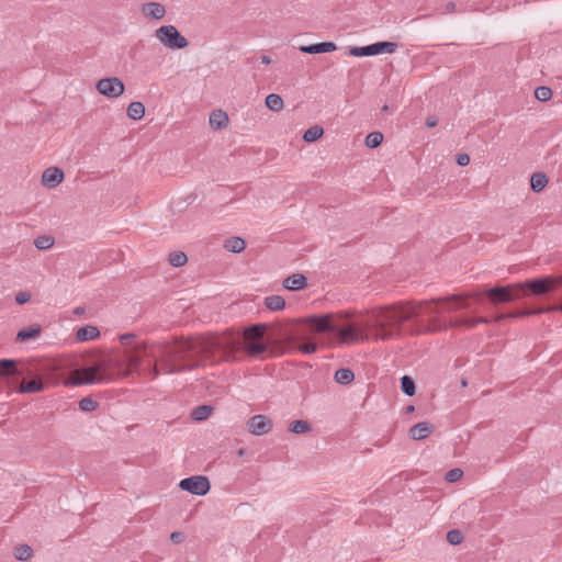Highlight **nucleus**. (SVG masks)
I'll return each instance as SVG.
<instances>
[{
    "label": "nucleus",
    "instance_id": "37998d69",
    "mask_svg": "<svg viewBox=\"0 0 562 562\" xmlns=\"http://www.w3.org/2000/svg\"><path fill=\"white\" fill-rule=\"evenodd\" d=\"M462 539H463L462 533L457 529L450 530L447 533V541L450 544H454V546L459 544V543H461Z\"/></svg>",
    "mask_w": 562,
    "mask_h": 562
},
{
    "label": "nucleus",
    "instance_id": "8fccbe9b",
    "mask_svg": "<svg viewBox=\"0 0 562 562\" xmlns=\"http://www.w3.org/2000/svg\"><path fill=\"white\" fill-rule=\"evenodd\" d=\"M456 10H457L456 3L454 2H448L445 5V10L442 11V14L453 13V12H456Z\"/></svg>",
    "mask_w": 562,
    "mask_h": 562
},
{
    "label": "nucleus",
    "instance_id": "9d476101",
    "mask_svg": "<svg viewBox=\"0 0 562 562\" xmlns=\"http://www.w3.org/2000/svg\"><path fill=\"white\" fill-rule=\"evenodd\" d=\"M518 288L514 284L506 286H494L487 289L484 293L493 304L506 303L518 299L520 295L517 293Z\"/></svg>",
    "mask_w": 562,
    "mask_h": 562
},
{
    "label": "nucleus",
    "instance_id": "c9c22d12",
    "mask_svg": "<svg viewBox=\"0 0 562 562\" xmlns=\"http://www.w3.org/2000/svg\"><path fill=\"white\" fill-rule=\"evenodd\" d=\"M212 412V408L207 405H202L196 408H194L191 413V416L194 420H204L206 419Z\"/></svg>",
    "mask_w": 562,
    "mask_h": 562
},
{
    "label": "nucleus",
    "instance_id": "2eb2a0df",
    "mask_svg": "<svg viewBox=\"0 0 562 562\" xmlns=\"http://www.w3.org/2000/svg\"><path fill=\"white\" fill-rule=\"evenodd\" d=\"M64 179V172L60 168L49 167L47 168L42 176V182L48 187H56Z\"/></svg>",
    "mask_w": 562,
    "mask_h": 562
},
{
    "label": "nucleus",
    "instance_id": "f03ea898",
    "mask_svg": "<svg viewBox=\"0 0 562 562\" xmlns=\"http://www.w3.org/2000/svg\"><path fill=\"white\" fill-rule=\"evenodd\" d=\"M220 342L215 338L196 337L177 342L172 346H161L155 363L148 372L155 379L160 373L173 374L191 371L202 364L200 356H205Z\"/></svg>",
    "mask_w": 562,
    "mask_h": 562
},
{
    "label": "nucleus",
    "instance_id": "052dcab7",
    "mask_svg": "<svg viewBox=\"0 0 562 562\" xmlns=\"http://www.w3.org/2000/svg\"><path fill=\"white\" fill-rule=\"evenodd\" d=\"M382 110L387 111V105H384Z\"/></svg>",
    "mask_w": 562,
    "mask_h": 562
},
{
    "label": "nucleus",
    "instance_id": "dca6fc26",
    "mask_svg": "<svg viewBox=\"0 0 562 562\" xmlns=\"http://www.w3.org/2000/svg\"><path fill=\"white\" fill-rule=\"evenodd\" d=\"M337 49V46L333 42H322L312 45H304L300 47L302 53L306 54H323L330 53Z\"/></svg>",
    "mask_w": 562,
    "mask_h": 562
},
{
    "label": "nucleus",
    "instance_id": "f3484780",
    "mask_svg": "<svg viewBox=\"0 0 562 562\" xmlns=\"http://www.w3.org/2000/svg\"><path fill=\"white\" fill-rule=\"evenodd\" d=\"M142 359L137 352L125 351L124 356L121 360L116 361V366L120 367L124 364L127 369V372L137 370L140 366Z\"/></svg>",
    "mask_w": 562,
    "mask_h": 562
},
{
    "label": "nucleus",
    "instance_id": "cd10ccee",
    "mask_svg": "<svg viewBox=\"0 0 562 562\" xmlns=\"http://www.w3.org/2000/svg\"><path fill=\"white\" fill-rule=\"evenodd\" d=\"M266 106L273 112H280L283 109L284 103L279 94L270 93L266 98Z\"/></svg>",
    "mask_w": 562,
    "mask_h": 562
},
{
    "label": "nucleus",
    "instance_id": "0eeeda50",
    "mask_svg": "<svg viewBox=\"0 0 562 562\" xmlns=\"http://www.w3.org/2000/svg\"><path fill=\"white\" fill-rule=\"evenodd\" d=\"M266 330V325L256 324L247 328L244 333L247 350L250 355L256 356L266 350V345L260 341Z\"/></svg>",
    "mask_w": 562,
    "mask_h": 562
},
{
    "label": "nucleus",
    "instance_id": "1a4fd4ad",
    "mask_svg": "<svg viewBox=\"0 0 562 562\" xmlns=\"http://www.w3.org/2000/svg\"><path fill=\"white\" fill-rule=\"evenodd\" d=\"M179 487L196 496H203L209 493L210 481L204 475H192L180 481Z\"/></svg>",
    "mask_w": 562,
    "mask_h": 562
},
{
    "label": "nucleus",
    "instance_id": "de8ad7c7",
    "mask_svg": "<svg viewBox=\"0 0 562 562\" xmlns=\"http://www.w3.org/2000/svg\"><path fill=\"white\" fill-rule=\"evenodd\" d=\"M170 540L175 543H180L184 540V536L182 532L173 531L170 535Z\"/></svg>",
    "mask_w": 562,
    "mask_h": 562
},
{
    "label": "nucleus",
    "instance_id": "412c9836",
    "mask_svg": "<svg viewBox=\"0 0 562 562\" xmlns=\"http://www.w3.org/2000/svg\"><path fill=\"white\" fill-rule=\"evenodd\" d=\"M100 335L95 326L87 325L77 330V339L80 341H88L97 338Z\"/></svg>",
    "mask_w": 562,
    "mask_h": 562
},
{
    "label": "nucleus",
    "instance_id": "680f3d73",
    "mask_svg": "<svg viewBox=\"0 0 562 562\" xmlns=\"http://www.w3.org/2000/svg\"><path fill=\"white\" fill-rule=\"evenodd\" d=\"M547 310H548V311H550V310H554V306L548 307Z\"/></svg>",
    "mask_w": 562,
    "mask_h": 562
},
{
    "label": "nucleus",
    "instance_id": "c756f323",
    "mask_svg": "<svg viewBox=\"0 0 562 562\" xmlns=\"http://www.w3.org/2000/svg\"><path fill=\"white\" fill-rule=\"evenodd\" d=\"M224 247L231 252L238 254L245 249V240L240 237H232L225 241Z\"/></svg>",
    "mask_w": 562,
    "mask_h": 562
},
{
    "label": "nucleus",
    "instance_id": "603ef678",
    "mask_svg": "<svg viewBox=\"0 0 562 562\" xmlns=\"http://www.w3.org/2000/svg\"><path fill=\"white\" fill-rule=\"evenodd\" d=\"M474 322H475V326H476L477 324H487L492 321L486 317H479V318H474Z\"/></svg>",
    "mask_w": 562,
    "mask_h": 562
},
{
    "label": "nucleus",
    "instance_id": "ddd939ff",
    "mask_svg": "<svg viewBox=\"0 0 562 562\" xmlns=\"http://www.w3.org/2000/svg\"><path fill=\"white\" fill-rule=\"evenodd\" d=\"M310 327L318 333L322 331H335L336 324L333 321V316L330 314L323 316H313L307 319Z\"/></svg>",
    "mask_w": 562,
    "mask_h": 562
},
{
    "label": "nucleus",
    "instance_id": "4be33fe9",
    "mask_svg": "<svg viewBox=\"0 0 562 562\" xmlns=\"http://www.w3.org/2000/svg\"><path fill=\"white\" fill-rule=\"evenodd\" d=\"M44 389V383L41 379H34L31 381H22L19 387L20 393H36Z\"/></svg>",
    "mask_w": 562,
    "mask_h": 562
},
{
    "label": "nucleus",
    "instance_id": "09e8293b",
    "mask_svg": "<svg viewBox=\"0 0 562 562\" xmlns=\"http://www.w3.org/2000/svg\"><path fill=\"white\" fill-rule=\"evenodd\" d=\"M470 162V157L467 154H461L457 158V164L459 166H467Z\"/></svg>",
    "mask_w": 562,
    "mask_h": 562
},
{
    "label": "nucleus",
    "instance_id": "4c0bfd02",
    "mask_svg": "<svg viewBox=\"0 0 562 562\" xmlns=\"http://www.w3.org/2000/svg\"><path fill=\"white\" fill-rule=\"evenodd\" d=\"M188 260L183 251H173L169 255V263L172 267H182Z\"/></svg>",
    "mask_w": 562,
    "mask_h": 562
},
{
    "label": "nucleus",
    "instance_id": "e2e57ef3",
    "mask_svg": "<svg viewBox=\"0 0 562 562\" xmlns=\"http://www.w3.org/2000/svg\"><path fill=\"white\" fill-rule=\"evenodd\" d=\"M561 312H562V304H561V307H560Z\"/></svg>",
    "mask_w": 562,
    "mask_h": 562
},
{
    "label": "nucleus",
    "instance_id": "bf43d9fd",
    "mask_svg": "<svg viewBox=\"0 0 562 562\" xmlns=\"http://www.w3.org/2000/svg\"><path fill=\"white\" fill-rule=\"evenodd\" d=\"M461 384L462 386H467L468 382L465 380H462Z\"/></svg>",
    "mask_w": 562,
    "mask_h": 562
},
{
    "label": "nucleus",
    "instance_id": "864d4df0",
    "mask_svg": "<svg viewBox=\"0 0 562 562\" xmlns=\"http://www.w3.org/2000/svg\"><path fill=\"white\" fill-rule=\"evenodd\" d=\"M426 125L428 127H435L437 125V120L435 117H428L426 121Z\"/></svg>",
    "mask_w": 562,
    "mask_h": 562
},
{
    "label": "nucleus",
    "instance_id": "a211bd4d",
    "mask_svg": "<svg viewBox=\"0 0 562 562\" xmlns=\"http://www.w3.org/2000/svg\"><path fill=\"white\" fill-rule=\"evenodd\" d=\"M209 123L214 130H222L228 124V115L223 110H214L210 114Z\"/></svg>",
    "mask_w": 562,
    "mask_h": 562
},
{
    "label": "nucleus",
    "instance_id": "aec40b11",
    "mask_svg": "<svg viewBox=\"0 0 562 562\" xmlns=\"http://www.w3.org/2000/svg\"><path fill=\"white\" fill-rule=\"evenodd\" d=\"M430 431V425L426 422H422L411 427L409 437L414 440H422L427 438Z\"/></svg>",
    "mask_w": 562,
    "mask_h": 562
},
{
    "label": "nucleus",
    "instance_id": "f8f14e48",
    "mask_svg": "<svg viewBox=\"0 0 562 562\" xmlns=\"http://www.w3.org/2000/svg\"><path fill=\"white\" fill-rule=\"evenodd\" d=\"M272 420L265 415H255L247 422V429L254 436H262L272 430Z\"/></svg>",
    "mask_w": 562,
    "mask_h": 562
},
{
    "label": "nucleus",
    "instance_id": "6e6d98bb",
    "mask_svg": "<svg viewBox=\"0 0 562 562\" xmlns=\"http://www.w3.org/2000/svg\"><path fill=\"white\" fill-rule=\"evenodd\" d=\"M245 453H246V449H244V448H240V449H238V450H237V454H238L239 457L245 456Z\"/></svg>",
    "mask_w": 562,
    "mask_h": 562
},
{
    "label": "nucleus",
    "instance_id": "58836bf2",
    "mask_svg": "<svg viewBox=\"0 0 562 562\" xmlns=\"http://www.w3.org/2000/svg\"><path fill=\"white\" fill-rule=\"evenodd\" d=\"M383 140V134L380 132H371L366 137V145L369 148H375L381 145Z\"/></svg>",
    "mask_w": 562,
    "mask_h": 562
},
{
    "label": "nucleus",
    "instance_id": "13d9d810",
    "mask_svg": "<svg viewBox=\"0 0 562 562\" xmlns=\"http://www.w3.org/2000/svg\"><path fill=\"white\" fill-rule=\"evenodd\" d=\"M74 312H75V314H81V313H83V308L82 307H76Z\"/></svg>",
    "mask_w": 562,
    "mask_h": 562
},
{
    "label": "nucleus",
    "instance_id": "7c9ffc66",
    "mask_svg": "<svg viewBox=\"0 0 562 562\" xmlns=\"http://www.w3.org/2000/svg\"><path fill=\"white\" fill-rule=\"evenodd\" d=\"M324 130L319 125H314L304 132L303 139L307 143H313L322 137Z\"/></svg>",
    "mask_w": 562,
    "mask_h": 562
},
{
    "label": "nucleus",
    "instance_id": "49530a36",
    "mask_svg": "<svg viewBox=\"0 0 562 562\" xmlns=\"http://www.w3.org/2000/svg\"><path fill=\"white\" fill-rule=\"evenodd\" d=\"M299 349L306 355L313 353L316 351L317 346L314 342H306L299 347Z\"/></svg>",
    "mask_w": 562,
    "mask_h": 562
},
{
    "label": "nucleus",
    "instance_id": "6ab92c4d",
    "mask_svg": "<svg viewBox=\"0 0 562 562\" xmlns=\"http://www.w3.org/2000/svg\"><path fill=\"white\" fill-rule=\"evenodd\" d=\"M306 285V278L301 274L296 273L291 277H288L283 281V288L290 291H297L303 289Z\"/></svg>",
    "mask_w": 562,
    "mask_h": 562
},
{
    "label": "nucleus",
    "instance_id": "6e6552de",
    "mask_svg": "<svg viewBox=\"0 0 562 562\" xmlns=\"http://www.w3.org/2000/svg\"><path fill=\"white\" fill-rule=\"evenodd\" d=\"M397 44L394 42H376L362 47H353L350 54L356 57L374 56L380 54H392L396 50Z\"/></svg>",
    "mask_w": 562,
    "mask_h": 562
},
{
    "label": "nucleus",
    "instance_id": "423d86ee",
    "mask_svg": "<svg viewBox=\"0 0 562 562\" xmlns=\"http://www.w3.org/2000/svg\"><path fill=\"white\" fill-rule=\"evenodd\" d=\"M559 283L558 279L548 276L539 279H529L525 282L515 283L514 286L518 288L519 291L529 290L532 295H544L553 291Z\"/></svg>",
    "mask_w": 562,
    "mask_h": 562
},
{
    "label": "nucleus",
    "instance_id": "ea45409f",
    "mask_svg": "<svg viewBox=\"0 0 562 562\" xmlns=\"http://www.w3.org/2000/svg\"><path fill=\"white\" fill-rule=\"evenodd\" d=\"M447 327H468V328H474L475 327V322H474V318L462 317V318H458V319H454V321H450L449 325H447Z\"/></svg>",
    "mask_w": 562,
    "mask_h": 562
},
{
    "label": "nucleus",
    "instance_id": "20e7f679",
    "mask_svg": "<svg viewBox=\"0 0 562 562\" xmlns=\"http://www.w3.org/2000/svg\"><path fill=\"white\" fill-rule=\"evenodd\" d=\"M114 380V375L106 369L104 362H97L91 367L74 370L68 379L71 385L104 384Z\"/></svg>",
    "mask_w": 562,
    "mask_h": 562
},
{
    "label": "nucleus",
    "instance_id": "9b49d317",
    "mask_svg": "<svg viewBox=\"0 0 562 562\" xmlns=\"http://www.w3.org/2000/svg\"><path fill=\"white\" fill-rule=\"evenodd\" d=\"M124 83L116 77L104 78L98 81L97 90L108 98H117L124 92Z\"/></svg>",
    "mask_w": 562,
    "mask_h": 562
},
{
    "label": "nucleus",
    "instance_id": "393cba45",
    "mask_svg": "<svg viewBox=\"0 0 562 562\" xmlns=\"http://www.w3.org/2000/svg\"><path fill=\"white\" fill-rule=\"evenodd\" d=\"M40 333H41L40 326L34 325V326L26 327V328L21 329L18 333L16 340L18 341H26L30 339H34L40 335Z\"/></svg>",
    "mask_w": 562,
    "mask_h": 562
},
{
    "label": "nucleus",
    "instance_id": "2f4dec72",
    "mask_svg": "<svg viewBox=\"0 0 562 562\" xmlns=\"http://www.w3.org/2000/svg\"><path fill=\"white\" fill-rule=\"evenodd\" d=\"M55 244V238L50 235H41L34 239V246L38 250H47Z\"/></svg>",
    "mask_w": 562,
    "mask_h": 562
},
{
    "label": "nucleus",
    "instance_id": "b1692460",
    "mask_svg": "<svg viewBox=\"0 0 562 562\" xmlns=\"http://www.w3.org/2000/svg\"><path fill=\"white\" fill-rule=\"evenodd\" d=\"M18 374L15 360L0 359V376H10Z\"/></svg>",
    "mask_w": 562,
    "mask_h": 562
},
{
    "label": "nucleus",
    "instance_id": "4468645a",
    "mask_svg": "<svg viewBox=\"0 0 562 562\" xmlns=\"http://www.w3.org/2000/svg\"><path fill=\"white\" fill-rule=\"evenodd\" d=\"M142 14L153 20H161L166 15V8L159 2H147L142 5Z\"/></svg>",
    "mask_w": 562,
    "mask_h": 562
},
{
    "label": "nucleus",
    "instance_id": "c03bdc74",
    "mask_svg": "<svg viewBox=\"0 0 562 562\" xmlns=\"http://www.w3.org/2000/svg\"><path fill=\"white\" fill-rule=\"evenodd\" d=\"M462 475H463L462 470H460V469H452V470L447 472L446 480L448 482H450V483H453V482H457L458 480H460Z\"/></svg>",
    "mask_w": 562,
    "mask_h": 562
},
{
    "label": "nucleus",
    "instance_id": "39448f33",
    "mask_svg": "<svg viewBox=\"0 0 562 562\" xmlns=\"http://www.w3.org/2000/svg\"><path fill=\"white\" fill-rule=\"evenodd\" d=\"M155 37L166 47L182 49L189 45V41L180 34L175 25H161L155 31Z\"/></svg>",
    "mask_w": 562,
    "mask_h": 562
},
{
    "label": "nucleus",
    "instance_id": "a18cd8bd",
    "mask_svg": "<svg viewBox=\"0 0 562 562\" xmlns=\"http://www.w3.org/2000/svg\"><path fill=\"white\" fill-rule=\"evenodd\" d=\"M31 300V294L26 291H21L15 295V302L18 304H25Z\"/></svg>",
    "mask_w": 562,
    "mask_h": 562
},
{
    "label": "nucleus",
    "instance_id": "72a5a7b5",
    "mask_svg": "<svg viewBox=\"0 0 562 562\" xmlns=\"http://www.w3.org/2000/svg\"><path fill=\"white\" fill-rule=\"evenodd\" d=\"M289 431L297 435L306 434L311 431V425L306 420L297 419L290 424Z\"/></svg>",
    "mask_w": 562,
    "mask_h": 562
},
{
    "label": "nucleus",
    "instance_id": "a878e982",
    "mask_svg": "<svg viewBox=\"0 0 562 562\" xmlns=\"http://www.w3.org/2000/svg\"><path fill=\"white\" fill-rule=\"evenodd\" d=\"M335 381L339 384L347 385L355 379V373L348 368H340L335 372Z\"/></svg>",
    "mask_w": 562,
    "mask_h": 562
},
{
    "label": "nucleus",
    "instance_id": "3c124183",
    "mask_svg": "<svg viewBox=\"0 0 562 562\" xmlns=\"http://www.w3.org/2000/svg\"><path fill=\"white\" fill-rule=\"evenodd\" d=\"M132 338H134V335H132V334H124V335L120 336V340L123 344H125L126 341H128Z\"/></svg>",
    "mask_w": 562,
    "mask_h": 562
},
{
    "label": "nucleus",
    "instance_id": "c85d7f7f",
    "mask_svg": "<svg viewBox=\"0 0 562 562\" xmlns=\"http://www.w3.org/2000/svg\"><path fill=\"white\" fill-rule=\"evenodd\" d=\"M548 183V178L544 173H533L530 179V187L533 192H540Z\"/></svg>",
    "mask_w": 562,
    "mask_h": 562
},
{
    "label": "nucleus",
    "instance_id": "f704fd0d",
    "mask_svg": "<svg viewBox=\"0 0 562 562\" xmlns=\"http://www.w3.org/2000/svg\"><path fill=\"white\" fill-rule=\"evenodd\" d=\"M401 389L405 395L412 396L415 393V382L408 375L401 378Z\"/></svg>",
    "mask_w": 562,
    "mask_h": 562
},
{
    "label": "nucleus",
    "instance_id": "7ed1b4c3",
    "mask_svg": "<svg viewBox=\"0 0 562 562\" xmlns=\"http://www.w3.org/2000/svg\"><path fill=\"white\" fill-rule=\"evenodd\" d=\"M379 307L372 308L371 311H367L368 318L359 325H348L346 327L339 328L336 325V330L340 344L344 345H352L361 341H367L372 337L375 340H379L375 337L376 329L372 325L373 323V312Z\"/></svg>",
    "mask_w": 562,
    "mask_h": 562
},
{
    "label": "nucleus",
    "instance_id": "4d7b16f0",
    "mask_svg": "<svg viewBox=\"0 0 562 562\" xmlns=\"http://www.w3.org/2000/svg\"><path fill=\"white\" fill-rule=\"evenodd\" d=\"M414 411H415V407H414L413 405H409V406H407V407H406V413H407V414H411V413H413Z\"/></svg>",
    "mask_w": 562,
    "mask_h": 562
},
{
    "label": "nucleus",
    "instance_id": "79ce46f5",
    "mask_svg": "<svg viewBox=\"0 0 562 562\" xmlns=\"http://www.w3.org/2000/svg\"><path fill=\"white\" fill-rule=\"evenodd\" d=\"M98 407V403L91 397H83L79 401V408L82 412H93Z\"/></svg>",
    "mask_w": 562,
    "mask_h": 562
},
{
    "label": "nucleus",
    "instance_id": "a19ab883",
    "mask_svg": "<svg viewBox=\"0 0 562 562\" xmlns=\"http://www.w3.org/2000/svg\"><path fill=\"white\" fill-rule=\"evenodd\" d=\"M535 97L541 102H546L551 99L552 90L549 87L541 86L535 90Z\"/></svg>",
    "mask_w": 562,
    "mask_h": 562
},
{
    "label": "nucleus",
    "instance_id": "473e14b6",
    "mask_svg": "<svg viewBox=\"0 0 562 562\" xmlns=\"http://www.w3.org/2000/svg\"><path fill=\"white\" fill-rule=\"evenodd\" d=\"M547 311L548 310H544V308L525 310L521 312L509 313L507 315H498L495 317L494 321L499 322V321L504 319L505 317H521V316L537 315V314L544 313Z\"/></svg>",
    "mask_w": 562,
    "mask_h": 562
},
{
    "label": "nucleus",
    "instance_id": "e433bc0d",
    "mask_svg": "<svg viewBox=\"0 0 562 562\" xmlns=\"http://www.w3.org/2000/svg\"><path fill=\"white\" fill-rule=\"evenodd\" d=\"M14 557L19 561H26L32 557V549L27 544H21L14 549Z\"/></svg>",
    "mask_w": 562,
    "mask_h": 562
},
{
    "label": "nucleus",
    "instance_id": "bb28decb",
    "mask_svg": "<svg viewBox=\"0 0 562 562\" xmlns=\"http://www.w3.org/2000/svg\"><path fill=\"white\" fill-rule=\"evenodd\" d=\"M265 306L271 311H281L285 306V300L280 295H270L265 297Z\"/></svg>",
    "mask_w": 562,
    "mask_h": 562
},
{
    "label": "nucleus",
    "instance_id": "f257e3e1",
    "mask_svg": "<svg viewBox=\"0 0 562 562\" xmlns=\"http://www.w3.org/2000/svg\"><path fill=\"white\" fill-rule=\"evenodd\" d=\"M480 293H471L465 295L453 294L451 296L434 299L419 303L394 304L389 306H380L373 312V323L378 339H392L400 335L401 325L404 322H413L417 333H430L447 328L440 316V311L431 304L440 302L459 301L460 304L451 307L468 308L467 297H480Z\"/></svg>",
    "mask_w": 562,
    "mask_h": 562
},
{
    "label": "nucleus",
    "instance_id": "5701e85b",
    "mask_svg": "<svg viewBox=\"0 0 562 562\" xmlns=\"http://www.w3.org/2000/svg\"><path fill=\"white\" fill-rule=\"evenodd\" d=\"M126 114L131 120L138 121L145 115V106L139 101L131 102L127 106Z\"/></svg>",
    "mask_w": 562,
    "mask_h": 562
},
{
    "label": "nucleus",
    "instance_id": "5fc2aeb1",
    "mask_svg": "<svg viewBox=\"0 0 562 562\" xmlns=\"http://www.w3.org/2000/svg\"><path fill=\"white\" fill-rule=\"evenodd\" d=\"M261 61H262L263 64H266V65H269V64H271V63H272V59H271L269 56L263 55V56L261 57Z\"/></svg>",
    "mask_w": 562,
    "mask_h": 562
}]
</instances>
